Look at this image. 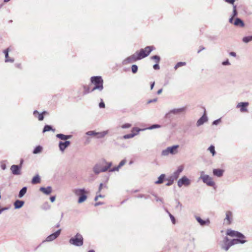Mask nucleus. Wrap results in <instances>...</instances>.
I'll list each match as a JSON object with an SVG mask.
<instances>
[{
  "label": "nucleus",
  "mask_w": 252,
  "mask_h": 252,
  "mask_svg": "<svg viewBox=\"0 0 252 252\" xmlns=\"http://www.w3.org/2000/svg\"><path fill=\"white\" fill-rule=\"evenodd\" d=\"M92 92V90L90 91V88L89 87H87V86H84V92H83V94H86L90 92Z\"/></svg>",
  "instance_id": "obj_44"
},
{
  "label": "nucleus",
  "mask_w": 252,
  "mask_h": 252,
  "mask_svg": "<svg viewBox=\"0 0 252 252\" xmlns=\"http://www.w3.org/2000/svg\"><path fill=\"white\" fill-rule=\"evenodd\" d=\"M39 190L45 194L49 195L51 193L52 189L51 187L48 186L47 188L40 187L39 189Z\"/></svg>",
  "instance_id": "obj_26"
},
{
  "label": "nucleus",
  "mask_w": 252,
  "mask_h": 252,
  "mask_svg": "<svg viewBox=\"0 0 252 252\" xmlns=\"http://www.w3.org/2000/svg\"><path fill=\"white\" fill-rule=\"evenodd\" d=\"M7 210L6 208H2L1 209L0 208V214L3 211Z\"/></svg>",
  "instance_id": "obj_62"
},
{
  "label": "nucleus",
  "mask_w": 252,
  "mask_h": 252,
  "mask_svg": "<svg viewBox=\"0 0 252 252\" xmlns=\"http://www.w3.org/2000/svg\"><path fill=\"white\" fill-rule=\"evenodd\" d=\"M226 217L224 220V223L227 225L230 224L232 220V213L229 211H226Z\"/></svg>",
  "instance_id": "obj_21"
},
{
  "label": "nucleus",
  "mask_w": 252,
  "mask_h": 252,
  "mask_svg": "<svg viewBox=\"0 0 252 252\" xmlns=\"http://www.w3.org/2000/svg\"><path fill=\"white\" fill-rule=\"evenodd\" d=\"M47 113L46 111H43L41 113H39L37 110L33 111V114L35 117H37L39 121H42L44 119V114Z\"/></svg>",
  "instance_id": "obj_24"
},
{
  "label": "nucleus",
  "mask_w": 252,
  "mask_h": 252,
  "mask_svg": "<svg viewBox=\"0 0 252 252\" xmlns=\"http://www.w3.org/2000/svg\"><path fill=\"white\" fill-rule=\"evenodd\" d=\"M103 164H105L104 166H103V170L102 171L104 172H106L109 170L111 169L110 167L112 165V162H107L105 160H103Z\"/></svg>",
  "instance_id": "obj_27"
},
{
  "label": "nucleus",
  "mask_w": 252,
  "mask_h": 252,
  "mask_svg": "<svg viewBox=\"0 0 252 252\" xmlns=\"http://www.w3.org/2000/svg\"><path fill=\"white\" fill-rule=\"evenodd\" d=\"M149 196H145L144 194H139L137 196L138 198H143L144 197L145 199H147L149 197Z\"/></svg>",
  "instance_id": "obj_52"
},
{
  "label": "nucleus",
  "mask_w": 252,
  "mask_h": 252,
  "mask_svg": "<svg viewBox=\"0 0 252 252\" xmlns=\"http://www.w3.org/2000/svg\"><path fill=\"white\" fill-rule=\"evenodd\" d=\"M174 180H173L172 178H171V177H169V181L166 184V186H171L173 183V182H174Z\"/></svg>",
  "instance_id": "obj_49"
},
{
  "label": "nucleus",
  "mask_w": 252,
  "mask_h": 252,
  "mask_svg": "<svg viewBox=\"0 0 252 252\" xmlns=\"http://www.w3.org/2000/svg\"><path fill=\"white\" fill-rule=\"evenodd\" d=\"M179 147V146L178 145L168 147L167 148L162 151L161 155L162 156H168L170 154L172 155H176L178 153V149Z\"/></svg>",
  "instance_id": "obj_4"
},
{
  "label": "nucleus",
  "mask_w": 252,
  "mask_h": 252,
  "mask_svg": "<svg viewBox=\"0 0 252 252\" xmlns=\"http://www.w3.org/2000/svg\"><path fill=\"white\" fill-rule=\"evenodd\" d=\"M102 204H103V203H102V202H98L94 204V206H98V205H102Z\"/></svg>",
  "instance_id": "obj_61"
},
{
  "label": "nucleus",
  "mask_w": 252,
  "mask_h": 252,
  "mask_svg": "<svg viewBox=\"0 0 252 252\" xmlns=\"http://www.w3.org/2000/svg\"><path fill=\"white\" fill-rule=\"evenodd\" d=\"M229 55L230 56H232V57H235L236 56V53L234 52H231L230 53H229Z\"/></svg>",
  "instance_id": "obj_59"
},
{
  "label": "nucleus",
  "mask_w": 252,
  "mask_h": 252,
  "mask_svg": "<svg viewBox=\"0 0 252 252\" xmlns=\"http://www.w3.org/2000/svg\"><path fill=\"white\" fill-rule=\"evenodd\" d=\"M126 159H123L120 162V163L119 164V165L117 166H115L111 169H110L109 170V172H115V171H118L119 170V169L123 166H124L126 163Z\"/></svg>",
  "instance_id": "obj_22"
},
{
  "label": "nucleus",
  "mask_w": 252,
  "mask_h": 252,
  "mask_svg": "<svg viewBox=\"0 0 252 252\" xmlns=\"http://www.w3.org/2000/svg\"><path fill=\"white\" fill-rule=\"evenodd\" d=\"M246 242L245 238H236L232 240H229V243L231 246L238 244L239 243L243 244Z\"/></svg>",
  "instance_id": "obj_19"
},
{
  "label": "nucleus",
  "mask_w": 252,
  "mask_h": 252,
  "mask_svg": "<svg viewBox=\"0 0 252 252\" xmlns=\"http://www.w3.org/2000/svg\"><path fill=\"white\" fill-rule=\"evenodd\" d=\"M21 165H12L10 167V170L14 175H20L21 174Z\"/></svg>",
  "instance_id": "obj_14"
},
{
  "label": "nucleus",
  "mask_w": 252,
  "mask_h": 252,
  "mask_svg": "<svg viewBox=\"0 0 252 252\" xmlns=\"http://www.w3.org/2000/svg\"><path fill=\"white\" fill-rule=\"evenodd\" d=\"M131 125L128 123L125 124L121 126L122 128H128L131 127Z\"/></svg>",
  "instance_id": "obj_48"
},
{
  "label": "nucleus",
  "mask_w": 252,
  "mask_h": 252,
  "mask_svg": "<svg viewBox=\"0 0 252 252\" xmlns=\"http://www.w3.org/2000/svg\"><path fill=\"white\" fill-rule=\"evenodd\" d=\"M186 64L185 62H178L175 66V69H177L178 68L181 67L182 66H184Z\"/></svg>",
  "instance_id": "obj_41"
},
{
  "label": "nucleus",
  "mask_w": 252,
  "mask_h": 252,
  "mask_svg": "<svg viewBox=\"0 0 252 252\" xmlns=\"http://www.w3.org/2000/svg\"><path fill=\"white\" fill-rule=\"evenodd\" d=\"M131 70L133 73H136L138 70V67L136 65L133 64L131 66Z\"/></svg>",
  "instance_id": "obj_46"
},
{
  "label": "nucleus",
  "mask_w": 252,
  "mask_h": 252,
  "mask_svg": "<svg viewBox=\"0 0 252 252\" xmlns=\"http://www.w3.org/2000/svg\"><path fill=\"white\" fill-rule=\"evenodd\" d=\"M27 187H23L19 191L18 197L19 198H22L24 196V195L26 194L27 192Z\"/></svg>",
  "instance_id": "obj_34"
},
{
  "label": "nucleus",
  "mask_w": 252,
  "mask_h": 252,
  "mask_svg": "<svg viewBox=\"0 0 252 252\" xmlns=\"http://www.w3.org/2000/svg\"><path fill=\"white\" fill-rule=\"evenodd\" d=\"M50 130L55 132V129L53 128L51 126L45 125L43 128V132L44 133L45 132L49 131Z\"/></svg>",
  "instance_id": "obj_35"
},
{
  "label": "nucleus",
  "mask_w": 252,
  "mask_h": 252,
  "mask_svg": "<svg viewBox=\"0 0 252 252\" xmlns=\"http://www.w3.org/2000/svg\"><path fill=\"white\" fill-rule=\"evenodd\" d=\"M185 111V107L173 109L171 110L168 113L166 114L165 117L170 118L171 114L177 115L184 112Z\"/></svg>",
  "instance_id": "obj_10"
},
{
  "label": "nucleus",
  "mask_w": 252,
  "mask_h": 252,
  "mask_svg": "<svg viewBox=\"0 0 252 252\" xmlns=\"http://www.w3.org/2000/svg\"><path fill=\"white\" fill-rule=\"evenodd\" d=\"M222 64L223 65H224V66H225V65H230V63L229 62L228 60L227 59L226 61H224V62H223L222 63Z\"/></svg>",
  "instance_id": "obj_50"
},
{
  "label": "nucleus",
  "mask_w": 252,
  "mask_h": 252,
  "mask_svg": "<svg viewBox=\"0 0 252 252\" xmlns=\"http://www.w3.org/2000/svg\"><path fill=\"white\" fill-rule=\"evenodd\" d=\"M72 136L71 135H64L61 133L57 134L56 135V137L57 138L60 139L61 140L65 141H67L66 140L68 139H70L72 137Z\"/></svg>",
  "instance_id": "obj_28"
},
{
  "label": "nucleus",
  "mask_w": 252,
  "mask_h": 252,
  "mask_svg": "<svg viewBox=\"0 0 252 252\" xmlns=\"http://www.w3.org/2000/svg\"><path fill=\"white\" fill-rule=\"evenodd\" d=\"M99 106L101 108H103L105 107V104L102 101H101L99 104Z\"/></svg>",
  "instance_id": "obj_53"
},
{
  "label": "nucleus",
  "mask_w": 252,
  "mask_h": 252,
  "mask_svg": "<svg viewBox=\"0 0 252 252\" xmlns=\"http://www.w3.org/2000/svg\"><path fill=\"white\" fill-rule=\"evenodd\" d=\"M191 181L186 176H183L178 181L177 185L179 188H181L183 186L188 187Z\"/></svg>",
  "instance_id": "obj_7"
},
{
  "label": "nucleus",
  "mask_w": 252,
  "mask_h": 252,
  "mask_svg": "<svg viewBox=\"0 0 252 252\" xmlns=\"http://www.w3.org/2000/svg\"><path fill=\"white\" fill-rule=\"evenodd\" d=\"M91 82L94 85L92 91L98 90L101 91L103 89V81L100 76H93L91 77Z\"/></svg>",
  "instance_id": "obj_1"
},
{
  "label": "nucleus",
  "mask_w": 252,
  "mask_h": 252,
  "mask_svg": "<svg viewBox=\"0 0 252 252\" xmlns=\"http://www.w3.org/2000/svg\"><path fill=\"white\" fill-rule=\"evenodd\" d=\"M249 104V103L248 102H239L236 105V108L240 109V111L241 113L247 112L248 111V106Z\"/></svg>",
  "instance_id": "obj_11"
},
{
  "label": "nucleus",
  "mask_w": 252,
  "mask_h": 252,
  "mask_svg": "<svg viewBox=\"0 0 252 252\" xmlns=\"http://www.w3.org/2000/svg\"><path fill=\"white\" fill-rule=\"evenodd\" d=\"M24 204V201L20 200H17L14 203L15 209H19L21 208Z\"/></svg>",
  "instance_id": "obj_29"
},
{
  "label": "nucleus",
  "mask_w": 252,
  "mask_h": 252,
  "mask_svg": "<svg viewBox=\"0 0 252 252\" xmlns=\"http://www.w3.org/2000/svg\"><path fill=\"white\" fill-rule=\"evenodd\" d=\"M108 133V130L103 131L102 132H96V136L97 138H103Z\"/></svg>",
  "instance_id": "obj_31"
},
{
  "label": "nucleus",
  "mask_w": 252,
  "mask_h": 252,
  "mask_svg": "<svg viewBox=\"0 0 252 252\" xmlns=\"http://www.w3.org/2000/svg\"><path fill=\"white\" fill-rule=\"evenodd\" d=\"M162 92V89H159L158 92H157V94H160Z\"/></svg>",
  "instance_id": "obj_64"
},
{
  "label": "nucleus",
  "mask_w": 252,
  "mask_h": 252,
  "mask_svg": "<svg viewBox=\"0 0 252 252\" xmlns=\"http://www.w3.org/2000/svg\"><path fill=\"white\" fill-rule=\"evenodd\" d=\"M152 46H148L144 49H141L139 51H137L139 59L140 60L147 57L150 53L154 49Z\"/></svg>",
  "instance_id": "obj_6"
},
{
  "label": "nucleus",
  "mask_w": 252,
  "mask_h": 252,
  "mask_svg": "<svg viewBox=\"0 0 252 252\" xmlns=\"http://www.w3.org/2000/svg\"><path fill=\"white\" fill-rule=\"evenodd\" d=\"M42 150V147L41 146H36L33 151L34 154H37L41 152Z\"/></svg>",
  "instance_id": "obj_37"
},
{
  "label": "nucleus",
  "mask_w": 252,
  "mask_h": 252,
  "mask_svg": "<svg viewBox=\"0 0 252 252\" xmlns=\"http://www.w3.org/2000/svg\"><path fill=\"white\" fill-rule=\"evenodd\" d=\"M40 182V178L38 175L34 176L32 180V184H36Z\"/></svg>",
  "instance_id": "obj_33"
},
{
  "label": "nucleus",
  "mask_w": 252,
  "mask_h": 252,
  "mask_svg": "<svg viewBox=\"0 0 252 252\" xmlns=\"http://www.w3.org/2000/svg\"><path fill=\"white\" fill-rule=\"evenodd\" d=\"M208 151H209L212 155L213 156H215L216 154V152L215 149V146L213 145H211L208 148Z\"/></svg>",
  "instance_id": "obj_39"
},
{
  "label": "nucleus",
  "mask_w": 252,
  "mask_h": 252,
  "mask_svg": "<svg viewBox=\"0 0 252 252\" xmlns=\"http://www.w3.org/2000/svg\"><path fill=\"white\" fill-rule=\"evenodd\" d=\"M86 134L89 136H96V132L95 131H89L86 132Z\"/></svg>",
  "instance_id": "obj_47"
},
{
  "label": "nucleus",
  "mask_w": 252,
  "mask_h": 252,
  "mask_svg": "<svg viewBox=\"0 0 252 252\" xmlns=\"http://www.w3.org/2000/svg\"><path fill=\"white\" fill-rule=\"evenodd\" d=\"M235 0H224V1L227 3L234 5V3Z\"/></svg>",
  "instance_id": "obj_54"
},
{
  "label": "nucleus",
  "mask_w": 252,
  "mask_h": 252,
  "mask_svg": "<svg viewBox=\"0 0 252 252\" xmlns=\"http://www.w3.org/2000/svg\"><path fill=\"white\" fill-rule=\"evenodd\" d=\"M141 130H144V129L139 128L137 127H134L132 128L131 132H133L134 131H136V133H132L130 134H126L124 135L123 138L125 139L132 138L134 137L135 135H137L139 132Z\"/></svg>",
  "instance_id": "obj_13"
},
{
  "label": "nucleus",
  "mask_w": 252,
  "mask_h": 252,
  "mask_svg": "<svg viewBox=\"0 0 252 252\" xmlns=\"http://www.w3.org/2000/svg\"><path fill=\"white\" fill-rule=\"evenodd\" d=\"M237 15V11L236 9V5H233V12H232V16L234 17Z\"/></svg>",
  "instance_id": "obj_43"
},
{
  "label": "nucleus",
  "mask_w": 252,
  "mask_h": 252,
  "mask_svg": "<svg viewBox=\"0 0 252 252\" xmlns=\"http://www.w3.org/2000/svg\"><path fill=\"white\" fill-rule=\"evenodd\" d=\"M140 60V59H139V57L137 55V52H136L135 54H133L132 55L127 57L126 59L124 60L123 62V64H126L129 63L135 62L136 61Z\"/></svg>",
  "instance_id": "obj_9"
},
{
  "label": "nucleus",
  "mask_w": 252,
  "mask_h": 252,
  "mask_svg": "<svg viewBox=\"0 0 252 252\" xmlns=\"http://www.w3.org/2000/svg\"><path fill=\"white\" fill-rule=\"evenodd\" d=\"M70 144L69 141H65L64 142L60 141L59 143V147L60 151L63 152Z\"/></svg>",
  "instance_id": "obj_17"
},
{
  "label": "nucleus",
  "mask_w": 252,
  "mask_h": 252,
  "mask_svg": "<svg viewBox=\"0 0 252 252\" xmlns=\"http://www.w3.org/2000/svg\"><path fill=\"white\" fill-rule=\"evenodd\" d=\"M152 60H155L156 63H158L160 61V57L157 55L153 56L151 57Z\"/></svg>",
  "instance_id": "obj_45"
},
{
  "label": "nucleus",
  "mask_w": 252,
  "mask_h": 252,
  "mask_svg": "<svg viewBox=\"0 0 252 252\" xmlns=\"http://www.w3.org/2000/svg\"><path fill=\"white\" fill-rule=\"evenodd\" d=\"M243 42L248 43L252 41V35L244 37L242 39Z\"/></svg>",
  "instance_id": "obj_38"
},
{
  "label": "nucleus",
  "mask_w": 252,
  "mask_h": 252,
  "mask_svg": "<svg viewBox=\"0 0 252 252\" xmlns=\"http://www.w3.org/2000/svg\"><path fill=\"white\" fill-rule=\"evenodd\" d=\"M3 53L5 54V62L6 63H7V62L13 63L14 62V59H8V58H9V56H8V48H7L6 50H4Z\"/></svg>",
  "instance_id": "obj_30"
},
{
  "label": "nucleus",
  "mask_w": 252,
  "mask_h": 252,
  "mask_svg": "<svg viewBox=\"0 0 252 252\" xmlns=\"http://www.w3.org/2000/svg\"><path fill=\"white\" fill-rule=\"evenodd\" d=\"M157 101V98H155V99H150L147 102V103H152V102H156Z\"/></svg>",
  "instance_id": "obj_56"
},
{
  "label": "nucleus",
  "mask_w": 252,
  "mask_h": 252,
  "mask_svg": "<svg viewBox=\"0 0 252 252\" xmlns=\"http://www.w3.org/2000/svg\"><path fill=\"white\" fill-rule=\"evenodd\" d=\"M161 127V126L159 125H158V124H155V125H153L152 126H150V127H148L146 128H144L143 129L144 130H145V129H155V128H160Z\"/></svg>",
  "instance_id": "obj_40"
},
{
  "label": "nucleus",
  "mask_w": 252,
  "mask_h": 252,
  "mask_svg": "<svg viewBox=\"0 0 252 252\" xmlns=\"http://www.w3.org/2000/svg\"><path fill=\"white\" fill-rule=\"evenodd\" d=\"M153 68L156 69V70H157V69H159V65L158 64V63H156L153 66Z\"/></svg>",
  "instance_id": "obj_55"
},
{
  "label": "nucleus",
  "mask_w": 252,
  "mask_h": 252,
  "mask_svg": "<svg viewBox=\"0 0 252 252\" xmlns=\"http://www.w3.org/2000/svg\"><path fill=\"white\" fill-rule=\"evenodd\" d=\"M69 242L75 246L80 247L83 244V238L81 234L77 233L76 235L70 239Z\"/></svg>",
  "instance_id": "obj_5"
},
{
  "label": "nucleus",
  "mask_w": 252,
  "mask_h": 252,
  "mask_svg": "<svg viewBox=\"0 0 252 252\" xmlns=\"http://www.w3.org/2000/svg\"><path fill=\"white\" fill-rule=\"evenodd\" d=\"M194 217H195L196 220H197V221L202 226H204L205 225H209L210 223V220L208 219H207L206 220H203L199 216H195Z\"/></svg>",
  "instance_id": "obj_18"
},
{
  "label": "nucleus",
  "mask_w": 252,
  "mask_h": 252,
  "mask_svg": "<svg viewBox=\"0 0 252 252\" xmlns=\"http://www.w3.org/2000/svg\"><path fill=\"white\" fill-rule=\"evenodd\" d=\"M200 174V176L199 179L202 180V182L208 186L214 187L215 185V183L213 178L208 175L205 174L204 171H201Z\"/></svg>",
  "instance_id": "obj_3"
},
{
  "label": "nucleus",
  "mask_w": 252,
  "mask_h": 252,
  "mask_svg": "<svg viewBox=\"0 0 252 252\" xmlns=\"http://www.w3.org/2000/svg\"><path fill=\"white\" fill-rule=\"evenodd\" d=\"M103 160L102 162L96 164L94 168L93 171L95 174H98L100 172H103Z\"/></svg>",
  "instance_id": "obj_15"
},
{
  "label": "nucleus",
  "mask_w": 252,
  "mask_h": 252,
  "mask_svg": "<svg viewBox=\"0 0 252 252\" xmlns=\"http://www.w3.org/2000/svg\"><path fill=\"white\" fill-rule=\"evenodd\" d=\"M234 24L236 26H240L241 27H243L244 26V23L243 21L238 18L235 19Z\"/></svg>",
  "instance_id": "obj_32"
},
{
  "label": "nucleus",
  "mask_w": 252,
  "mask_h": 252,
  "mask_svg": "<svg viewBox=\"0 0 252 252\" xmlns=\"http://www.w3.org/2000/svg\"><path fill=\"white\" fill-rule=\"evenodd\" d=\"M231 247L229 239L228 237H225L223 240L222 244L221 245V248L225 251H227Z\"/></svg>",
  "instance_id": "obj_16"
},
{
  "label": "nucleus",
  "mask_w": 252,
  "mask_h": 252,
  "mask_svg": "<svg viewBox=\"0 0 252 252\" xmlns=\"http://www.w3.org/2000/svg\"><path fill=\"white\" fill-rule=\"evenodd\" d=\"M61 230L59 229L54 233L51 234L48 236L46 239L47 242H51L56 239L60 234Z\"/></svg>",
  "instance_id": "obj_20"
},
{
  "label": "nucleus",
  "mask_w": 252,
  "mask_h": 252,
  "mask_svg": "<svg viewBox=\"0 0 252 252\" xmlns=\"http://www.w3.org/2000/svg\"><path fill=\"white\" fill-rule=\"evenodd\" d=\"M208 121V118L205 114H204L196 122V126H199L203 125Z\"/></svg>",
  "instance_id": "obj_23"
},
{
  "label": "nucleus",
  "mask_w": 252,
  "mask_h": 252,
  "mask_svg": "<svg viewBox=\"0 0 252 252\" xmlns=\"http://www.w3.org/2000/svg\"><path fill=\"white\" fill-rule=\"evenodd\" d=\"M224 173V170L221 169H214L213 170V174L214 176L218 177H221L222 176Z\"/></svg>",
  "instance_id": "obj_25"
},
{
  "label": "nucleus",
  "mask_w": 252,
  "mask_h": 252,
  "mask_svg": "<svg viewBox=\"0 0 252 252\" xmlns=\"http://www.w3.org/2000/svg\"><path fill=\"white\" fill-rule=\"evenodd\" d=\"M184 167L183 165H180L178 166L177 169L173 173V174L170 176V177H171L174 180H177L179 178L180 174L184 170Z\"/></svg>",
  "instance_id": "obj_12"
},
{
  "label": "nucleus",
  "mask_w": 252,
  "mask_h": 252,
  "mask_svg": "<svg viewBox=\"0 0 252 252\" xmlns=\"http://www.w3.org/2000/svg\"><path fill=\"white\" fill-rule=\"evenodd\" d=\"M155 197H156V200L157 201H160L161 203H163V201H162V199L161 198H159L156 195H155Z\"/></svg>",
  "instance_id": "obj_58"
},
{
  "label": "nucleus",
  "mask_w": 252,
  "mask_h": 252,
  "mask_svg": "<svg viewBox=\"0 0 252 252\" xmlns=\"http://www.w3.org/2000/svg\"><path fill=\"white\" fill-rule=\"evenodd\" d=\"M226 235L232 237L239 238H246V237L241 233L229 229L226 231Z\"/></svg>",
  "instance_id": "obj_8"
},
{
  "label": "nucleus",
  "mask_w": 252,
  "mask_h": 252,
  "mask_svg": "<svg viewBox=\"0 0 252 252\" xmlns=\"http://www.w3.org/2000/svg\"><path fill=\"white\" fill-rule=\"evenodd\" d=\"M166 212L168 214L170 218L171 219V220L173 224H175L176 220H175L174 217L171 214H170L168 210H166Z\"/></svg>",
  "instance_id": "obj_42"
},
{
  "label": "nucleus",
  "mask_w": 252,
  "mask_h": 252,
  "mask_svg": "<svg viewBox=\"0 0 252 252\" xmlns=\"http://www.w3.org/2000/svg\"><path fill=\"white\" fill-rule=\"evenodd\" d=\"M6 165L5 164H2L1 165V168L2 170H5L6 169Z\"/></svg>",
  "instance_id": "obj_63"
},
{
  "label": "nucleus",
  "mask_w": 252,
  "mask_h": 252,
  "mask_svg": "<svg viewBox=\"0 0 252 252\" xmlns=\"http://www.w3.org/2000/svg\"><path fill=\"white\" fill-rule=\"evenodd\" d=\"M220 119H219L218 120H216L214 121L213 122V125H218L220 123Z\"/></svg>",
  "instance_id": "obj_51"
},
{
  "label": "nucleus",
  "mask_w": 252,
  "mask_h": 252,
  "mask_svg": "<svg viewBox=\"0 0 252 252\" xmlns=\"http://www.w3.org/2000/svg\"><path fill=\"white\" fill-rule=\"evenodd\" d=\"M56 197L55 196H52L50 197V200L52 202H54L55 200Z\"/></svg>",
  "instance_id": "obj_60"
},
{
  "label": "nucleus",
  "mask_w": 252,
  "mask_h": 252,
  "mask_svg": "<svg viewBox=\"0 0 252 252\" xmlns=\"http://www.w3.org/2000/svg\"><path fill=\"white\" fill-rule=\"evenodd\" d=\"M102 187H103V184L102 183H100V185H99V188H98V192L97 193V194L98 193V192H100L101 190L102 189Z\"/></svg>",
  "instance_id": "obj_57"
},
{
  "label": "nucleus",
  "mask_w": 252,
  "mask_h": 252,
  "mask_svg": "<svg viewBox=\"0 0 252 252\" xmlns=\"http://www.w3.org/2000/svg\"><path fill=\"white\" fill-rule=\"evenodd\" d=\"M165 176V175L163 174L160 175L159 177L158 178V180L155 182V184H160L162 183L164 179Z\"/></svg>",
  "instance_id": "obj_36"
},
{
  "label": "nucleus",
  "mask_w": 252,
  "mask_h": 252,
  "mask_svg": "<svg viewBox=\"0 0 252 252\" xmlns=\"http://www.w3.org/2000/svg\"><path fill=\"white\" fill-rule=\"evenodd\" d=\"M72 192L76 196H79L78 203H82L86 200L87 192L84 189H74L72 190Z\"/></svg>",
  "instance_id": "obj_2"
}]
</instances>
